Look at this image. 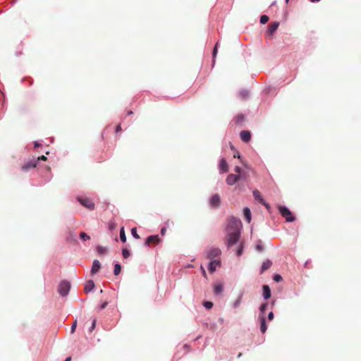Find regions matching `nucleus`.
Returning <instances> with one entry per match:
<instances>
[{"label": "nucleus", "mask_w": 361, "mask_h": 361, "mask_svg": "<svg viewBox=\"0 0 361 361\" xmlns=\"http://www.w3.org/2000/svg\"><path fill=\"white\" fill-rule=\"evenodd\" d=\"M267 329V326L266 324L265 318L264 316L260 317V331L262 333H265Z\"/></svg>", "instance_id": "19"}, {"label": "nucleus", "mask_w": 361, "mask_h": 361, "mask_svg": "<svg viewBox=\"0 0 361 361\" xmlns=\"http://www.w3.org/2000/svg\"><path fill=\"white\" fill-rule=\"evenodd\" d=\"M209 204L213 208H218L221 204V198L218 194L212 196L209 200Z\"/></svg>", "instance_id": "6"}, {"label": "nucleus", "mask_w": 361, "mask_h": 361, "mask_svg": "<svg viewBox=\"0 0 361 361\" xmlns=\"http://www.w3.org/2000/svg\"><path fill=\"white\" fill-rule=\"evenodd\" d=\"M269 20V17L266 15H263L260 17V23L262 24H265L268 22Z\"/></svg>", "instance_id": "29"}, {"label": "nucleus", "mask_w": 361, "mask_h": 361, "mask_svg": "<svg viewBox=\"0 0 361 361\" xmlns=\"http://www.w3.org/2000/svg\"><path fill=\"white\" fill-rule=\"evenodd\" d=\"M218 44H219V42H216L214 48V50H213V57L215 58L216 56V54H217V50H218Z\"/></svg>", "instance_id": "39"}, {"label": "nucleus", "mask_w": 361, "mask_h": 361, "mask_svg": "<svg viewBox=\"0 0 361 361\" xmlns=\"http://www.w3.org/2000/svg\"><path fill=\"white\" fill-rule=\"evenodd\" d=\"M120 239L123 243L126 242V236L124 231V228L122 227L120 231Z\"/></svg>", "instance_id": "23"}, {"label": "nucleus", "mask_w": 361, "mask_h": 361, "mask_svg": "<svg viewBox=\"0 0 361 361\" xmlns=\"http://www.w3.org/2000/svg\"><path fill=\"white\" fill-rule=\"evenodd\" d=\"M234 157H238V159H240V155L238 152L234 154Z\"/></svg>", "instance_id": "49"}, {"label": "nucleus", "mask_w": 361, "mask_h": 361, "mask_svg": "<svg viewBox=\"0 0 361 361\" xmlns=\"http://www.w3.org/2000/svg\"><path fill=\"white\" fill-rule=\"evenodd\" d=\"M204 306L207 309H211L213 307V302H212L210 301H206L204 302Z\"/></svg>", "instance_id": "32"}, {"label": "nucleus", "mask_w": 361, "mask_h": 361, "mask_svg": "<svg viewBox=\"0 0 361 361\" xmlns=\"http://www.w3.org/2000/svg\"><path fill=\"white\" fill-rule=\"evenodd\" d=\"M279 210L283 217H284L286 221L292 222L295 220V217L292 214L291 212L285 206L279 207Z\"/></svg>", "instance_id": "3"}, {"label": "nucleus", "mask_w": 361, "mask_h": 361, "mask_svg": "<svg viewBox=\"0 0 361 361\" xmlns=\"http://www.w3.org/2000/svg\"><path fill=\"white\" fill-rule=\"evenodd\" d=\"M122 254L124 258H128L130 256V252L127 249H123Z\"/></svg>", "instance_id": "33"}, {"label": "nucleus", "mask_w": 361, "mask_h": 361, "mask_svg": "<svg viewBox=\"0 0 361 361\" xmlns=\"http://www.w3.org/2000/svg\"><path fill=\"white\" fill-rule=\"evenodd\" d=\"M240 232H230L228 233L226 243L228 247H231L232 245H235L240 238Z\"/></svg>", "instance_id": "2"}, {"label": "nucleus", "mask_w": 361, "mask_h": 361, "mask_svg": "<svg viewBox=\"0 0 361 361\" xmlns=\"http://www.w3.org/2000/svg\"><path fill=\"white\" fill-rule=\"evenodd\" d=\"M201 269L202 271V275L204 276V278H207V274L203 267H201Z\"/></svg>", "instance_id": "47"}, {"label": "nucleus", "mask_w": 361, "mask_h": 361, "mask_svg": "<svg viewBox=\"0 0 361 361\" xmlns=\"http://www.w3.org/2000/svg\"><path fill=\"white\" fill-rule=\"evenodd\" d=\"M241 355H242V353H239L238 355V357H241Z\"/></svg>", "instance_id": "53"}, {"label": "nucleus", "mask_w": 361, "mask_h": 361, "mask_svg": "<svg viewBox=\"0 0 361 361\" xmlns=\"http://www.w3.org/2000/svg\"><path fill=\"white\" fill-rule=\"evenodd\" d=\"M240 135L241 140L245 142H249L251 139V133L248 130H242Z\"/></svg>", "instance_id": "11"}, {"label": "nucleus", "mask_w": 361, "mask_h": 361, "mask_svg": "<svg viewBox=\"0 0 361 361\" xmlns=\"http://www.w3.org/2000/svg\"><path fill=\"white\" fill-rule=\"evenodd\" d=\"M220 261L218 259H211L208 266L209 271L213 273L216 270V267L220 266Z\"/></svg>", "instance_id": "10"}, {"label": "nucleus", "mask_w": 361, "mask_h": 361, "mask_svg": "<svg viewBox=\"0 0 361 361\" xmlns=\"http://www.w3.org/2000/svg\"><path fill=\"white\" fill-rule=\"evenodd\" d=\"M121 130H122V129H121V124H118V125L116 126V130H115V132H116V133H120V132L121 131Z\"/></svg>", "instance_id": "41"}, {"label": "nucleus", "mask_w": 361, "mask_h": 361, "mask_svg": "<svg viewBox=\"0 0 361 361\" xmlns=\"http://www.w3.org/2000/svg\"><path fill=\"white\" fill-rule=\"evenodd\" d=\"M220 249L217 247L211 248L207 252V258L209 259H214L221 255Z\"/></svg>", "instance_id": "7"}, {"label": "nucleus", "mask_w": 361, "mask_h": 361, "mask_svg": "<svg viewBox=\"0 0 361 361\" xmlns=\"http://www.w3.org/2000/svg\"><path fill=\"white\" fill-rule=\"evenodd\" d=\"M282 279H282L281 276V275H279V274H275V275L274 276V280L276 282H280V281H282Z\"/></svg>", "instance_id": "35"}, {"label": "nucleus", "mask_w": 361, "mask_h": 361, "mask_svg": "<svg viewBox=\"0 0 361 361\" xmlns=\"http://www.w3.org/2000/svg\"><path fill=\"white\" fill-rule=\"evenodd\" d=\"M312 2L319 1V0H310Z\"/></svg>", "instance_id": "52"}, {"label": "nucleus", "mask_w": 361, "mask_h": 361, "mask_svg": "<svg viewBox=\"0 0 361 361\" xmlns=\"http://www.w3.org/2000/svg\"><path fill=\"white\" fill-rule=\"evenodd\" d=\"M263 296L265 300H267L271 297V290L267 285L263 286Z\"/></svg>", "instance_id": "18"}, {"label": "nucleus", "mask_w": 361, "mask_h": 361, "mask_svg": "<svg viewBox=\"0 0 361 361\" xmlns=\"http://www.w3.org/2000/svg\"><path fill=\"white\" fill-rule=\"evenodd\" d=\"M243 247H244L243 244V243H241L239 248L236 251V254L238 256H240L242 255V253L243 252Z\"/></svg>", "instance_id": "30"}, {"label": "nucleus", "mask_w": 361, "mask_h": 361, "mask_svg": "<svg viewBox=\"0 0 361 361\" xmlns=\"http://www.w3.org/2000/svg\"><path fill=\"white\" fill-rule=\"evenodd\" d=\"M114 228L113 225H110V228L112 229Z\"/></svg>", "instance_id": "54"}, {"label": "nucleus", "mask_w": 361, "mask_h": 361, "mask_svg": "<svg viewBox=\"0 0 361 361\" xmlns=\"http://www.w3.org/2000/svg\"><path fill=\"white\" fill-rule=\"evenodd\" d=\"M107 304H108V303H107L106 302H104V303L101 305L100 309H101V310L104 309V308L106 307Z\"/></svg>", "instance_id": "48"}, {"label": "nucleus", "mask_w": 361, "mask_h": 361, "mask_svg": "<svg viewBox=\"0 0 361 361\" xmlns=\"http://www.w3.org/2000/svg\"><path fill=\"white\" fill-rule=\"evenodd\" d=\"M260 203H261L262 204H263L264 206H265V207H266L268 210H269V209L271 208L270 205H269L268 203H267V202L264 201V199H260Z\"/></svg>", "instance_id": "37"}, {"label": "nucleus", "mask_w": 361, "mask_h": 361, "mask_svg": "<svg viewBox=\"0 0 361 361\" xmlns=\"http://www.w3.org/2000/svg\"><path fill=\"white\" fill-rule=\"evenodd\" d=\"M121 267L119 264H116L114 265V273L115 275H118L120 273H121Z\"/></svg>", "instance_id": "24"}, {"label": "nucleus", "mask_w": 361, "mask_h": 361, "mask_svg": "<svg viewBox=\"0 0 361 361\" xmlns=\"http://www.w3.org/2000/svg\"><path fill=\"white\" fill-rule=\"evenodd\" d=\"M131 114H133V111H129L128 112V115H131Z\"/></svg>", "instance_id": "50"}, {"label": "nucleus", "mask_w": 361, "mask_h": 361, "mask_svg": "<svg viewBox=\"0 0 361 361\" xmlns=\"http://www.w3.org/2000/svg\"><path fill=\"white\" fill-rule=\"evenodd\" d=\"M164 224H165V226H166V227H169V226H171V225H173V221L172 220H171V219H168V220L164 223Z\"/></svg>", "instance_id": "40"}, {"label": "nucleus", "mask_w": 361, "mask_h": 361, "mask_svg": "<svg viewBox=\"0 0 361 361\" xmlns=\"http://www.w3.org/2000/svg\"><path fill=\"white\" fill-rule=\"evenodd\" d=\"M243 214L247 223L251 221V212L249 208L245 207L243 209Z\"/></svg>", "instance_id": "20"}, {"label": "nucleus", "mask_w": 361, "mask_h": 361, "mask_svg": "<svg viewBox=\"0 0 361 361\" xmlns=\"http://www.w3.org/2000/svg\"><path fill=\"white\" fill-rule=\"evenodd\" d=\"M166 226H165L164 227H163L161 229V235H164L166 234Z\"/></svg>", "instance_id": "42"}, {"label": "nucleus", "mask_w": 361, "mask_h": 361, "mask_svg": "<svg viewBox=\"0 0 361 361\" xmlns=\"http://www.w3.org/2000/svg\"><path fill=\"white\" fill-rule=\"evenodd\" d=\"M255 249L259 251L262 252L263 250V245L261 240H259L257 243L256 244Z\"/></svg>", "instance_id": "28"}, {"label": "nucleus", "mask_w": 361, "mask_h": 361, "mask_svg": "<svg viewBox=\"0 0 361 361\" xmlns=\"http://www.w3.org/2000/svg\"><path fill=\"white\" fill-rule=\"evenodd\" d=\"M219 169L221 173H226L228 171V165L225 159H221L219 163Z\"/></svg>", "instance_id": "13"}, {"label": "nucleus", "mask_w": 361, "mask_h": 361, "mask_svg": "<svg viewBox=\"0 0 361 361\" xmlns=\"http://www.w3.org/2000/svg\"><path fill=\"white\" fill-rule=\"evenodd\" d=\"M268 307V305L267 303H263L262 305H261L260 306V312L264 314V311L266 310L267 307Z\"/></svg>", "instance_id": "34"}, {"label": "nucleus", "mask_w": 361, "mask_h": 361, "mask_svg": "<svg viewBox=\"0 0 361 361\" xmlns=\"http://www.w3.org/2000/svg\"><path fill=\"white\" fill-rule=\"evenodd\" d=\"M76 326H77V320H75L73 322V324H72L71 329V334H73L75 332Z\"/></svg>", "instance_id": "38"}, {"label": "nucleus", "mask_w": 361, "mask_h": 361, "mask_svg": "<svg viewBox=\"0 0 361 361\" xmlns=\"http://www.w3.org/2000/svg\"><path fill=\"white\" fill-rule=\"evenodd\" d=\"M97 250L100 255L104 254L107 252V249L105 247L101 245L97 246Z\"/></svg>", "instance_id": "25"}, {"label": "nucleus", "mask_w": 361, "mask_h": 361, "mask_svg": "<svg viewBox=\"0 0 361 361\" xmlns=\"http://www.w3.org/2000/svg\"><path fill=\"white\" fill-rule=\"evenodd\" d=\"M253 196L256 200H258L260 202V199H263L261 196V194L259 190H255L253 191Z\"/></svg>", "instance_id": "26"}, {"label": "nucleus", "mask_w": 361, "mask_h": 361, "mask_svg": "<svg viewBox=\"0 0 361 361\" xmlns=\"http://www.w3.org/2000/svg\"><path fill=\"white\" fill-rule=\"evenodd\" d=\"M272 265V262L269 259H267L262 263L261 271L260 273L262 274L264 271L269 269Z\"/></svg>", "instance_id": "16"}, {"label": "nucleus", "mask_w": 361, "mask_h": 361, "mask_svg": "<svg viewBox=\"0 0 361 361\" xmlns=\"http://www.w3.org/2000/svg\"><path fill=\"white\" fill-rule=\"evenodd\" d=\"M95 325H96V320H95V319H94V320H93V322H92V326H91L90 329V331L91 332L94 329V328H95Z\"/></svg>", "instance_id": "43"}, {"label": "nucleus", "mask_w": 361, "mask_h": 361, "mask_svg": "<svg viewBox=\"0 0 361 361\" xmlns=\"http://www.w3.org/2000/svg\"><path fill=\"white\" fill-rule=\"evenodd\" d=\"M39 147V144L37 142H35V147Z\"/></svg>", "instance_id": "51"}, {"label": "nucleus", "mask_w": 361, "mask_h": 361, "mask_svg": "<svg viewBox=\"0 0 361 361\" xmlns=\"http://www.w3.org/2000/svg\"><path fill=\"white\" fill-rule=\"evenodd\" d=\"M279 23L278 22H274L271 23L268 27L267 32L269 35H272L274 32L277 30L279 27Z\"/></svg>", "instance_id": "15"}, {"label": "nucleus", "mask_w": 361, "mask_h": 361, "mask_svg": "<svg viewBox=\"0 0 361 361\" xmlns=\"http://www.w3.org/2000/svg\"><path fill=\"white\" fill-rule=\"evenodd\" d=\"M37 161H30L26 164H25L23 166H22V170L24 171H26L30 169H33V168H35L36 166H37Z\"/></svg>", "instance_id": "12"}, {"label": "nucleus", "mask_w": 361, "mask_h": 361, "mask_svg": "<svg viewBox=\"0 0 361 361\" xmlns=\"http://www.w3.org/2000/svg\"><path fill=\"white\" fill-rule=\"evenodd\" d=\"M242 223L239 219L235 217H231L228 220L227 231L230 232H240Z\"/></svg>", "instance_id": "1"}, {"label": "nucleus", "mask_w": 361, "mask_h": 361, "mask_svg": "<svg viewBox=\"0 0 361 361\" xmlns=\"http://www.w3.org/2000/svg\"><path fill=\"white\" fill-rule=\"evenodd\" d=\"M240 178L239 175L229 174L226 178V183L228 185H232L235 184Z\"/></svg>", "instance_id": "8"}, {"label": "nucleus", "mask_w": 361, "mask_h": 361, "mask_svg": "<svg viewBox=\"0 0 361 361\" xmlns=\"http://www.w3.org/2000/svg\"><path fill=\"white\" fill-rule=\"evenodd\" d=\"M234 171L235 173L240 174L241 172V169L239 166H235Z\"/></svg>", "instance_id": "44"}, {"label": "nucleus", "mask_w": 361, "mask_h": 361, "mask_svg": "<svg viewBox=\"0 0 361 361\" xmlns=\"http://www.w3.org/2000/svg\"><path fill=\"white\" fill-rule=\"evenodd\" d=\"M245 120V116L242 114H240V115H238L235 118V122L237 123V124H241Z\"/></svg>", "instance_id": "22"}, {"label": "nucleus", "mask_w": 361, "mask_h": 361, "mask_svg": "<svg viewBox=\"0 0 361 361\" xmlns=\"http://www.w3.org/2000/svg\"><path fill=\"white\" fill-rule=\"evenodd\" d=\"M78 201L85 208L93 210L94 209V203L87 197H78Z\"/></svg>", "instance_id": "5"}, {"label": "nucleus", "mask_w": 361, "mask_h": 361, "mask_svg": "<svg viewBox=\"0 0 361 361\" xmlns=\"http://www.w3.org/2000/svg\"><path fill=\"white\" fill-rule=\"evenodd\" d=\"M160 242V238H159V235H149L147 237L145 241V244L147 245H149L151 243L154 244H158Z\"/></svg>", "instance_id": "9"}, {"label": "nucleus", "mask_w": 361, "mask_h": 361, "mask_svg": "<svg viewBox=\"0 0 361 361\" xmlns=\"http://www.w3.org/2000/svg\"><path fill=\"white\" fill-rule=\"evenodd\" d=\"M94 283L93 281L90 280L85 283L84 290L85 293H87L90 292L91 290H92L94 289Z\"/></svg>", "instance_id": "17"}, {"label": "nucleus", "mask_w": 361, "mask_h": 361, "mask_svg": "<svg viewBox=\"0 0 361 361\" xmlns=\"http://www.w3.org/2000/svg\"><path fill=\"white\" fill-rule=\"evenodd\" d=\"M131 233L133 235V236L136 238V239H139L140 238V235L137 234V230H136V228H132L131 230Z\"/></svg>", "instance_id": "31"}, {"label": "nucleus", "mask_w": 361, "mask_h": 361, "mask_svg": "<svg viewBox=\"0 0 361 361\" xmlns=\"http://www.w3.org/2000/svg\"><path fill=\"white\" fill-rule=\"evenodd\" d=\"M47 159V157H45L44 155H42L41 157H39L37 158V161L39 160H42V161H46Z\"/></svg>", "instance_id": "45"}, {"label": "nucleus", "mask_w": 361, "mask_h": 361, "mask_svg": "<svg viewBox=\"0 0 361 361\" xmlns=\"http://www.w3.org/2000/svg\"><path fill=\"white\" fill-rule=\"evenodd\" d=\"M100 267H101L100 262L97 259L94 260L92 267L91 269V274L94 275L96 273H97L98 271L99 270Z\"/></svg>", "instance_id": "14"}, {"label": "nucleus", "mask_w": 361, "mask_h": 361, "mask_svg": "<svg viewBox=\"0 0 361 361\" xmlns=\"http://www.w3.org/2000/svg\"><path fill=\"white\" fill-rule=\"evenodd\" d=\"M289 0H286V1L288 3Z\"/></svg>", "instance_id": "55"}, {"label": "nucleus", "mask_w": 361, "mask_h": 361, "mask_svg": "<svg viewBox=\"0 0 361 361\" xmlns=\"http://www.w3.org/2000/svg\"><path fill=\"white\" fill-rule=\"evenodd\" d=\"M274 319V313L272 312H269L268 314V319L272 320Z\"/></svg>", "instance_id": "46"}, {"label": "nucleus", "mask_w": 361, "mask_h": 361, "mask_svg": "<svg viewBox=\"0 0 361 361\" xmlns=\"http://www.w3.org/2000/svg\"><path fill=\"white\" fill-rule=\"evenodd\" d=\"M223 291V285L221 283H216L214 286V292L215 294H220Z\"/></svg>", "instance_id": "21"}, {"label": "nucleus", "mask_w": 361, "mask_h": 361, "mask_svg": "<svg viewBox=\"0 0 361 361\" xmlns=\"http://www.w3.org/2000/svg\"><path fill=\"white\" fill-rule=\"evenodd\" d=\"M71 284L67 281H62L58 288V292L61 296H66L70 290Z\"/></svg>", "instance_id": "4"}, {"label": "nucleus", "mask_w": 361, "mask_h": 361, "mask_svg": "<svg viewBox=\"0 0 361 361\" xmlns=\"http://www.w3.org/2000/svg\"><path fill=\"white\" fill-rule=\"evenodd\" d=\"M80 238L82 240H90V237L87 234L85 233V232H81L80 233Z\"/></svg>", "instance_id": "27"}, {"label": "nucleus", "mask_w": 361, "mask_h": 361, "mask_svg": "<svg viewBox=\"0 0 361 361\" xmlns=\"http://www.w3.org/2000/svg\"><path fill=\"white\" fill-rule=\"evenodd\" d=\"M241 300H242V296H240V297L238 298V300L234 302V304H233V307H234L235 308L238 307L240 305V302H241Z\"/></svg>", "instance_id": "36"}]
</instances>
